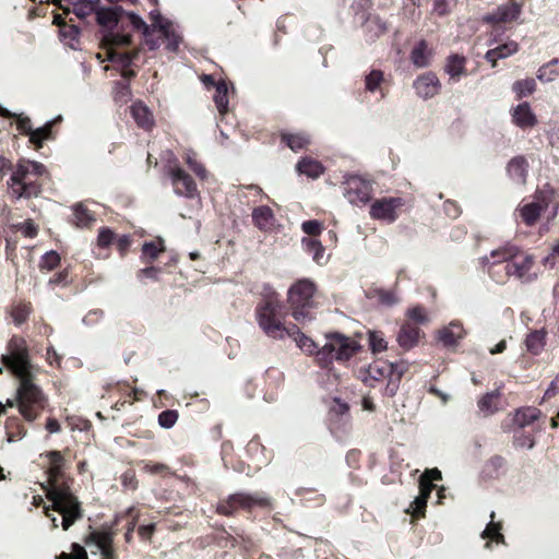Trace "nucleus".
I'll list each match as a JSON object with an SVG mask.
<instances>
[{
  "label": "nucleus",
  "instance_id": "obj_17",
  "mask_svg": "<svg viewBox=\"0 0 559 559\" xmlns=\"http://www.w3.org/2000/svg\"><path fill=\"white\" fill-rule=\"evenodd\" d=\"M403 205L401 198H383L372 203L370 215L374 219H381L389 223L397 218V209Z\"/></svg>",
  "mask_w": 559,
  "mask_h": 559
},
{
  "label": "nucleus",
  "instance_id": "obj_46",
  "mask_svg": "<svg viewBox=\"0 0 559 559\" xmlns=\"http://www.w3.org/2000/svg\"><path fill=\"white\" fill-rule=\"evenodd\" d=\"M559 76V59H552L542 66L537 71V79L543 83H550Z\"/></svg>",
  "mask_w": 559,
  "mask_h": 559
},
{
  "label": "nucleus",
  "instance_id": "obj_64",
  "mask_svg": "<svg viewBox=\"0 0 559 559\" xmlns=\"http://www.w3.org/2000/svg\"><path fill=\"white\" fill-rule=\"evenodd\" d=\"M17 230H20L24 237L35 238L38 234V227L32 219H26L23 223H20L15 226Z\"/></svg>",
  "mask_w": 559,
  "mask_h": 559
},
{
  "label": "nucleus",
  "instance_id": "obj_43",
  "mask_svg": "<svg viewBox=\"0 0 559 559\" xmlns=\"http://www.w3.org/2000/svg\"><path fill=\"white\" fill-rule=\"evenodd\" d=\"M301 246L305 252L310 254L316 263H322L325 249L319 240L311 237H304L301 240Z\"/></svg>",
  "mask_w": 559,
  "mask_h": 559
},
{
  "label": "nucleus",
  "instance_id": "obj_11",
  "mask_svg": "<svg viewBox=\"0 0 559 559\" xmlns=\"http://www.w3.org/2000/svg\"><path fill=\"white\" fill-rule=\"evenodd\" d=\"M132 43L131 34L109 32L102 37V47L107 50V60L117 63L122 68L131 67L132 57L126 52H119L115 47L129 46Z\"/></svg>",
  "mask_w": 559,
  "mask_h": 559
},
{
  "label": "nucleus",
  "instance_id": "obj_4",
  "mask_svg": "<svg viewBox=\"0 0 559 559\" xmlns=\"http://www.w3.org/2000/svg\"><path fill=\"white\" fill-rule=\"evenodd\" d=\"M46 497L51 504L45 507L44 512L47 518H50L53 528L58 527L57 518L51 515L50 511H56L62 516L61 526L63 531H68L76 521L84 518L82 503L69 485H53Z\"/></svg>",
  "mask_w": 559,
  "mask_h": 559
},
{
  "label": "nucleus",
  "instance_id": "obj_36",
  "mask_svg": "<svg viewBox=\"0 0 559 559\" xmlns=\"http://www.w3.org/2000/svg\"><path fill=\"white\" fill-rule=\"evenodd\" d=\"M352 192H355L360 202H368L372 193L371 181L364 177L352 175Z\"/></svg>",
  "mask_w": 559,
  "mask_h": 559
},
{
  "label": "nucleus",
  "instance_id": "obj_38",
  "mask_svg": "<svg viewBox=\"0 0 559 559\" xmlns=\"http://www.w3.org/2000/svg\"><path fill=\"white\" fill-rule=\"evenodd\" d=\"M117 235L109 227H100L97 235L96 247L98 250H106L104 254L96 253L98 258H108L109 248L115 245Z\"/></svg>",
  "mask_w": 559,
  "mask_h": 559
},
{
  "label": "nucleus",
  "instance_id": "obj_44",
  "mask_svg": "<svg viewBox=\"0 0 559 559\" xmlns=\"http://www.w3.org/2000/svg\"><path fill=\"white\" fill-rule=\"evenodd\" d=\"M540 415V411L535 407H524L515 412L513 421L519 428H524L534 423Z\"/></svg>",
  "mask_w": 559,
  "mask_h": 559
},
{
  "label": "nucleus",
  "instance_id": "obj_56",
  "mask_svg": "<svg viewBox=\"0 0 559 559\" xmlns=\"http://www.w3.org/2000/svg\"><path fill=\"white\" fill-rule=\"evenodd\" d=\"M383 82V73L380 70L370 71L365 78V87L368 92L374 93L380 91Z\"/></svg>",
  "mask_w": 559,
  "mask_h": 559
},
{
  "label": "nucleus",
  "instance_id": "obj_30",
  "mask_svg": "<svg viewBox=\"0 0 559 559\" xmlns=\"http://www.w3.org/2000/svg\"><path fill=\"white\" fill-rule=\"evenodd\" d=\"M324 169L321 162L309 156L301 157L296 165V170L300 175H305L311 179L319 178L324 173Z\"/></svg>",
  "mask_w": 559,
  "mask_h": 559
},
{
  "label": "nucleus",
  "instance_id": "obj_26",
  "mask_svg": "<svg viewBox=\"0 0 559 559\" xmlns=\"http://www.w3.org/2000/svg\"><path fill=\"white\" fill-rule=\"evenodd\" d=\"M131 115L139 128L150 131L153 129L155 121L152 111L143 102L138 100L130 107Z\"/></svg>",
  "mask_w": 559,
  "mask_h": 559
},
{
  "label": "nucleus",
  "instance_id": "obj_5",
  "mask_svg": "<svg viewBox=\"0 0 559 559\" xmlns=\"http://www.w3.org/2000/svg\"><path fill=\"white\" fill-rule=\"evenodd\" d=\"M255 509L270 512L274 509V500L263 491H237L219 499L215 511L217 514L228 518L242 512L248 519H251L254 518Z\"/></svg>",
  "mask_w": 559,
  "mask_h": 559
},
{
  "label": "nucleus",
  "instance_id": "obj_15",
  "mask_svg": "<svg viewBox=\"0 0 559 559\" xmlns=\"http://www.w3.org/2000/svg\"><path fill=\"white\" fill-rule=\"evenodd\" d=\"M522 12V4L515 0H510L499 5L493 12L486 14L483 20L492 27H500L508 23L516 21Z\"/></svg>",
  "mask_w": 559,
  "mask_h": 559
},
{
  "label": "nucleus",
  "instance_id": "obj_35",
  "mask_svg": "<svg viewBox=\"0 0 559 559\" xmlns=\"http://www.w3.org/2000/svg\"><path fill=\"white\" fill-rule=\"evenodd\" d=\"M365 295L369 299L377 298L378 302L385 307H392L400 302V298L394 289L369 288L365 292Z\"/></svg>",
  "mask_w": 559,
  "mask_h": 559
},
{
  "label": "nucleus",
  "instance_id": "obj_41",
  "mask_svg": "<svg viewBox=\"0 0 559 559\" xmlns=\"http://www.w3.org/2000/svg\"><path fill=\"white\" fill-rule=\"evenodd\" d=\"M55 121H49L45 123L43 127L33 129V132L29 136V142L34 145L35 150H39L44 145V141L53 139L52 128Z\"/></svg>",
  "mask_w": 559,
  "mask_h": 559
},
{
  "label": "nucleus",
  "instance_id": "obj_42",
  "mask_svg": "<svg viewBox=\"0 0 559 559\" xmlns=\"http://www.w3.org/2000/svg\"><path fill=\"white\" fill-rule=\"evenodd\" d=\"M100 4V0H75L72 2L73 12L79 19L83 20L95 13Z\"/></svg>",
  "mask_w": 559,
  "mask_h": 559
},
{
  "label": "nucleus",
  "instance_id": "obj_7",
  "mask_svg": "<svg viewBox=\"0 0 559 559\" xmlns=\"http://www.w3.org/2000/svg\"><path fill=\"white\" fill-rule=\"evenodd\" d=\"M20 381L16 390V402L20 414L27 421L38 418L47 405V397L43 390L34 383L32 372L16 376Z\"/></svg>",
  "mask_w": 559,
  "mask_h": 559
},
{
  "label": "nucleus",
  "instance_id": "obj_20",
  "mask_svg": "<svg viewBox=\"0 0 559 559\" xmlns=\"http://www.w3.org/2000/svg\"><path fill=\"white\" fill-rule=\"evenodd\" d=\"M413 85L416 91V94L424 99H428L436 96L441 88V83L439 79L432 72H426L419 75L414 81Z\"/></svg>",
  "mask_w": 559,
  "mask_h": 559
},
{
  "label": "nucleus",
  "instance_id": "obj_3",
  "mask_svg": "<svg viewBox=\"0 0 559 559\" xmlns=\"http://www.w3.org/2000/svg\"><path fill=\"white\" fill-rule=\"evenodd\" d=\"M285 306L275 293L263 297L255 307V318L260 329L274 340H283L286 334L297 333L296 324L286 325Z\"/></svg>",
  "mask_w": 559,
  "mask_h": 559
},
{
  "label": "nucleus",
  "instance_id": "obj_33",
  "mask_svg": "<svg viewBox=\"0 0 559 559\" xmlns=\"http://www.w3.org/2000/svg\"><path fill=\"white\" fill-rule=\"evenodd\" d=\"M528 164L523 156L512 158L507 167L510 178L518 183H525Z\"/></svg>",
  "mask_w": 559,
  "mask_h": 559
},
{
  "label": "nucleus",
  "instance_id": "obj_47",
  "mask_svg": "<svg viewBox=\"0 0 559 559\" xmlns=\"http://www.w3.org/2000/svg\"><path fill=\"white\" fill-rule=\"evenodd\" d=\"M74 224L79 227H91L96 221L93 212L83 204H75L73 206Z\"/></svg>",
  "mask_w": 559,
  "mask_h": 559
},
{
  "label": "nucleus",
  "instance_id": "obj_59",
  "mask_svg": "<svg viewBox=\"0 0 559 559\" xmlns=\"http://www.w3.org/2000/svg\"><path fill=\"white\" fill-rule=\"evenodd\" d=\"M60 260L59 253L50 250L41 257L39 266L41 270L52 271L60 264Z\"/></svg>",
  "mask_w": 559,
  "mask_h": 559
},
{
  "label": "nucleus",
  "instance_id": "obj_8",
  "mask_svg": "<svg viewBox=\"0 0 559 559\" xmlns=\"http://www.w3.org/2000/svg\"><path fill=\"white\" fill-rule=\"evenodd\" d=\"M404 369L388 361H376L365 370H360L358 378L368 386H376L380 381L388 380L384 393L394 396L397 392Z\"/></svg>",
  "mask_w": 559,
  "mask_h": 559
},
{
  "label": "nucleus",
  "instance_id": "obj_50",
  "mask_svg": "<svg viewBox=\"0 0 559 559\" xmlns=\"http://www.w3.org/2000/svg\"><path fill=\"white\" fill-rule=\"evenodd\" d=\"M519 254V248L513 245H507L496 250H492L490 253V258L495 261L493 263L507 262L509 263L511 259H515Z\"/></svg>",
  "mask_w": 559,
  "mask_h": 559
},
{
  "label": "nucleus",
  "instance_id": "obj_23",
  "mask_svg": "<svg viewBox=\"0 0 559 559\" xmlns=\"http://www.w3.org/2000/svg\"><path fill=\"white\" fill-rule=\"evenodd\" d=\"M511 115L513 123L522 129L533 128L538 122L536 115L526 102L515 106Z\"/></svg>",
  "mask_w": 559,
  "mask_h": 559
},
{
  "label": "nucleus",
  "instance_id": "obj_58",
  "mask_svg": "<svg viewBox=\"0 0 559 559\" xmlns=\"http://www.w3.org/2000/svg\"><path fill=\"white\" fill-rule=\"evenodd\" d=\"M179 418V413L176 409H166L158 415V425L165 429H170L175 426Z\"/></svg>",
  "mask_w": 559,
  "mask_h": 559
},
{
  "label": "nucleus",
  "instance_id": "obj_48",
  "mask_svg": "<svg viewBox=\"0 0 559 559\" xmlns=\"http://www.w3.org/2000/svg\"><path fill=\"white\" fill-rule=\"evenodd\" d=\"M512 91L518 99L527 97L536 91V81L533 78L518 80L512 84Z\"/></svg>",
  "mask_w": 559,
  "mask_h": 559
},
{
  "label": "nucleus",
  "instance_id": "obj_57",
  "mask_svg": "<svg viewBox=\"0 0 559 559\" xmlns=\"http://www.w3.org/2000/svg\"><path fill=\"white\" fill-rule=\"evenodd\" d=\"M495 512L492 511L491 514H490V523L487 525V527L485 528V531L481 533V537L483 538H489V539H493L496 542H501L503 543V535L500 533V530H501V525L500 523H495L493 522V519H495Z\"/></svg>",
  "mask_w": 559,
  "mask_h": 559
},
{
  "label": "nucleus",
  "instance_id": "obj_32",
  "mask_svg": "<svg viewBox=\"0 0 559 559\" xmlns=\"http://www.w3.org/2000/svg\"><path fill=\"white\" fill-rule=\"evenodd\" d=\"M500 392L498 390L484 394L477 402L479 413L484 417L493 415L499 411Z\"/></svg>",
  "mask_w": 559,
  "mask_h": 559
},
{
  "label": "nucleus",
  "instance_id": "obj_21",
  "mask_svg": "<svg viewBox=\"0 0 559 559\" xmlns=\"http://www.w3.org/2000/svg\"><path fill=\"white\" fill-rule=\"evenodd\" d=\"M424 333L418 326L411 322H405L397 332L396 342L401 348L409 350L418 345Z\"/></svg>",
  "mask_w": 559,
  "mask_h": 559
},
{
  "label": "nucleus",
  "instance_id": "obj_31",
  "mask_svg": "<svg viewBox=\"0 0 559 559\" xmlns=\"http://www.w3.org/2000/svg\"><path fill=\"white\" fill-rule=\"evenodd\" d=\"M519 50V44L514 40H510L498 47L490 49L486 52L485 58L492 67H496L499 59L508 58Z\"/></svg>",
  "mask_w": 559,
  "mask_h": 559
},
{
  "label": "nucleus",
  "instance_id": "obj_62",
  "mask_svg": "<svg viewBox=\"0 0 559 559\" xmlns=\"http://www.w3.org/2000/svg\"><path fill=\"white\" fill-rule=\"evenodd\" d=\"M301 229L309 237L313 238L319 236L323 230V225L317 219L305 221L301 224Z\"/></svg>",
  "mask_w": 559,
  "mask_h": 559
},
{
  "label": "nucleus",
  "instance_id": "obj_28",
  "mask_svg": "<svg viewBox=\"0 0 559 559\" xmlns=\"http://www.w3.org/2000/svg\"><path fill=\"white\" fill-rule=\"evenodd\" d=\"M139 518H140V511L135 507H130L124 512L119 513L115 516L114 525H118L119 522L123 519L127 520L126 533H124L126 543H131Z\"/></svg>",
  "mask_w": 559,
  "mask_h": 559
},
{
  "label": "nucleus",
  "instance_id": "obj_37",
  "mask_svg": "<svg viewBox=\"0 0 559 559\" xmlns=\"http://www.w3.org/2000/svg\"><path fill=\"white\" fill-rule=\"evenodd\" d=\"M165 252L163 239L144 242L142 246L141 260L145 264H152L160 253Z\"/></svg>",
  "mask_w": 559,
  "mask_h": 559
},
{
  "label": "nucleus",
  "instance_id": "obj_39",
  "mask_svg": "<svg viewBox=\"0 0 559 559\" xmlns=\"http://www.w3.org/2000/svg\"><path fill=\"white\" fill-rule=\"evenodd\" d=\"M4 427L9 442H14L23 439L27 432L22 420L16 416L8 417Z\"/></svg>",
  "mask_w": 559,
  "mask_h": 559
},
{
  "label": "nucleus",
  "instance_id": "obj_14",
  "mask_svg": "<svg viewBox=\"0 0 559 559\" xmlns=\"http://www.w3.org/2000/svg\"><path fill=\"white\" fill-rule=\"evenodd\" d=\"M507 276H515L523 283H531L537 278V272L534 271V257L527 253L519 254L511 259L506 267Z\"/></svg>",
  "mask_w": 559,
  "mask_h": 559
},
{
  "label": "nucleus",
  "instance_id": "obj_54",
  "mask_svg": "<svg viewBox=\"0 0 559 559\" xmlns=\"http://www.w3.org/2000/svg\"><path fill=\"white\" fill-rule=\"evenodd\" d=\"M369 346L373 354L382 353L388 348V342L382 332L368 331Z\"/></svg>",
  "mask_w": 559,
  "mask_h": 559
},
{
  "label": "nucleus",
  "instance_id": "obj_13",
  "mask_svg": "<svg viewBox=\"0 0 559 559\" xmlns=\"http://www.w3.org/2000/svg\"><path fill=\"white\" fill-rule=\"evenodd\" d=\"M349 406L340 397H334L328 413V424L331 433L337 440H344L347 435Z\"/></svg>",
  "mask_w": 559,
  "mask_h": 559
},
{
  "label": "nucleus",
  "instance_id": "obj_19",
  "mask_svg": "<svg viewBox=\"0 0 559 559\" xmlns=\"http://www.w3.org/2000/svg\"><path fill=\"white\" fill-rule=\"evenodd\" d=\"M41 456L47 457L49 461L47 475L50 488H52L53 485H67L66 483H61L66 471V459L62 453L58 450H51L41 454Z\"/></svg>",
  "mask_w": 559,
  "mask_h": 559
},
{
  "label": "nucleus",
  "instance_id": "obj_24",
  "mask_svg": "<svg viewBox=\"0 0 559 559\" xmlns=\"http://www.w3.org/2000/svg\"><path fill=\"white\" fill-rule=\"evenodd\" d=\"M465 331L459 321H452L449 325L439 330L438 340L447 347H453L464 337Z\"/></svg>",
  "mask_w": 559,
  "mask_h": 559
},
{
  "label": "nucleus",
  "instance_id": "obj_10",
  "mask_svg": "<svg viewBox=\"0 0 559 559\" xmlns=\"http://www.w3.org/2000/svg\"><path fill=\"white\" fill-rule=\"evenodd\" d=\"M165 170L177 195L187 199H194L199 195L194 179L178 164L177 159L170 160Z\"/></svg>",
  "mask_w": 559,
  "mask_h": 559
},
{
  "label": "nucleus",
  "instance_id": "obj_16",
  "mask_svg": "<svg viewBox=\"0 0 559 559\" xmlns=\"http://www.w3.org/2000/svg\"><path fill=\"white\" fill-rule=\"evenodd\" d=\"M116 532L112 526L103 525L97 530H92L84 538L83 543L91 548L93 555H97L103 549L114 544Z\"/></svg>",
  "mask_w": 559,
  "mask_h": 559
},
{
  "label": "nucleus",
  "instance_id": "obj_12",
  "mask_svg": "<svg viewBox=\"0 0 559 559\" xmlns=\"http://www.w3.org/2000/svg\"><path fill=\"white\" fill-rule=\"evenodd\" d=\"M356 7L355 22L360 24L369 39L378 38L388 31L384 21L368 12L371 7L370 0H357Z\"/></svg>",
  "mask_w": 559,
  "mask_h": 559
},
{
  "label": "nucleus",
  "instance_id": "obj_52",
  "mask_svg": "<svg viewBox=\"0 0 559 559\" xmlns=\"http://www.w3.org/2000/svg\"><path fill=\"white\" fill-rule=\"evenodd\" d=\"M545 337L546 334L543 331H534L530 333L526 337L527 349L534 355L539 354L545 346Z\"/></svg>",
  "mask_w": 559,
  "mask_h": 559
},
{
  "label": "nucleus",
  "instance_id": "obj_25",
  "mask_svg": "<svg viewBox=\"0 0 559 559\" xmlns=\"http://www.w3.org/2000/svg\"><path fill=\"white\" fill-rule=\"evenodd\" d=\"M5 312L10 316L13 323L16 326H20L28 321L29 316L33 312V306L31 301L17 300L7 307Z\"/></svg>",
  "mask_w": 559,
  "mask_h": 559
},
{
  "label": "nucleus",
  "instance_id": "obj_63",
  "mask_svg": "<svg viewBox=\"0 0 559 559\" xmlns=\"http://www.w3.org/2000/svg\"><path fill=\"white\" fill-rule=\"evenodd\" d=\"M406 316L409 320L419 324H425L429 321L425 309L420 306L409 308L406 312Z\"/></svg>",
  "mask_w": 559,
  "mask_h": 559
},
{
  "label": "nucleus",
  "instance_id": "obj_45",
  "mask_svg": "<svg viewBox=\"0 0 559 559\" xmlns=\"http://www.w3.org/2000/svg\"><path fill=\"white\" fill-rule=\"evenodd\" d=\"M213 99L219 114L225 115L228 111V86L225 81L217 82Z\"/></svg>",
  "mask_w": 559,
  "mask_h": 559
},
{
  "label": "nucleus",
  "instance_id": "obj_18",
  "mask_svg": "<svg viewBox=\"0 0 559 559\" xmlns=\"http://www.w3.org/2000/svg\"><path fill=\"white\" fill-rule=\"evenodd\" d=\"M550 202V198L546 191L539 192L535 200L520 207V215L527 226L534 225Z\"/></svg>",
  "mask_w": 559,
  "mask_h": 559
},
{
  "label": "nucleus",
  "instance_id": "obj_61",
  "mask_svg": "<svg viewBox=\"0 0 559 559\" xmlns=\"http://www.w3.org/2000/svg\"><path fill=\"white\" fill-rule=\"evenodd\" d=\"M71 554L61 552L57 559H88L87 552L83 546L78 543L71 545Z\"/></svg>",
  "mask_w": 559,
  "mask_h": 559
},
{
  "label": "nucleus",
  "instance_id": "obj_60",
  "mask_svg": "<svg viewBox=\"0 0 559 559\" xmlns=\"http://www.w3.org/2000/svg\"><path fill=\"white\" fill-rule=\"evenodd\" d=\"M185 162L190 170L193 171L200 179L204 180L206 178V169L204 165L197 160L193 155L187 154Z\"/></svg>",
  "mask_w": 559,
  "mask_h": 559
},
{
  "label": "nucleus",
  "instance_id": "obj_53",
  "mask_svg": "<svg viewBox=\"0 0 559 559\" xmlns=\"http://www.w3.org/2000/svg\"><path fill=\"white\" fill-rule=\"evenodd\" d=\"M59 32L66 44L72 49H75L76 45L80 43V28L76 25L67 24Z\"/></svg>",
  "mask_w": 559,
  "mask_h": 559
},
{
  "label": "nucleus",
  "instance_id": "obj_27",
  "mask_svg": "<svg viewBox=\"0 0 559 559\" xmlns=\"http://www.w3.org/2000/svg\"><path fill=\"white\" fill-rule=\"evenodd\" d=\"M252 222L262 231L271 230L275 222L273 210L267 205L254 207L252 211Z\"/></svg>",
  "mask_w": 559,
  "mask_h": 559
},
{
  "label": "nucleus",
  "instance_id": "obj_1",
  "mask_svg": "<svg viewBox=\"0 0 559 559\" xmlns=\"http://www.w3.org/2000/svg\"><path fill=\"white\" fill-rule=\"evenodd\" d=\"M286 336L294 338L304 352L314 354L321 368H330L333 361L346 364L349 360V338L340 333L326 334L325 343L321 347L299 329L297 333H289Z\"/></svg>",
  "mask_w": 559,
  "mask_h": 559
},
{
  "label": "nucleus",
  "instance_id": "obj_9",
  "mask_svg": "<svg viewBox=\"0 0 559 559\" xmlns=\"http://www.w3.org/2000/svg\"><path fill=\"white\" fill-rule=\"evenodd\" d=\"M8 353L1 356V362L16 377L29 373L28 349L23 337L13 335L8 342Z\"/></svg>",
  "mask_w": 559,
  "mask_h": 559
},
{
  "label": "nucleus",
  "instance_id": "obj_29",
  "mask_svg": "<svg viewBox=\"0 0 559 559\" xmlns=\"http://www.w3.org/2000/svg\"><path fill=\"white\" fill-rule=\"evenodd\" d=\"M432 49L428 47L426 40H420L411 51L409 58L416 68H426L432 59Z\"/></svg>",
  "mask_w": 559,
  "mask_h": 559
},
{
  "label": "nucleus",
  "instance_id": "obj_22",
  "mask_svg": "<svg viewBox=\"0 0 559 559\" xmlns=\"http://www.w3.org/2000/svg\"><path fill=\"white\" fill-rule=\"evenodd\" d=\"M124 10L121 7L99 8L96 11L97 23L107 29L105 34L114 32V28L122 20Z\"/></svg>",
  "mask_w": 559,
  "mask_h": 559
},
{
  "label": "nucleus",
  "instance_id": "obj_6",
  "mask_svg": "<svg viewBox=\"0 0 559 559\" xmlns=\"http://www.w3.org/2000/svg\"><path fill=\"white\" fill-rule=\"evenodd\" d=\"M317 285L309 278L296 281L287 293V302L292 316L299 323L311 321L314 318V310L318 306L316 300Z\"/></svg>",
  "mask_w": 559,
  "mask_h": 559
},
{
  "label": "nucleus",
  "instance_id": "obj_55",
  "mask_svg": "<svg viewBox=\"0 0 559 559\" xmlns=\"http://www.w3.org/2000/svg\"><path fill=\"white\" fill-rule=\"evenodd\" d=\"M123 16L128 20V24L136 32H140L142 35H147L153 32L150 25H147L142 17L133 12H126Z\"/></svg>",
  "mask_w": 559,
  "mask_h": 559
},
{
  "label": "nucleus",
  "instance_id": "obj_40",
  "mask_svg": "<svg viewBox=\"0 0 559 559\" xmlns=\"http://www.w3.org/2000/svg\"><path fill=\"white\" fill-rule=\"evenodd\" d=\"M158 32L162 35V39L166 40V49L171 52H177L179 44L181 41L180 36L173 28L171 23H165L164 25L158 24Z\"/></svg>",
  "mask_w": 559,
  "mask_h": 559
},
{
  "label": "nucleus",
  "instance_id": "obj_2",
  "mask_svg": "<svg viewBox=\"0 0 559 559\" xmlns=\"http://www.w3.org/2000/svg\"><path fill=\"white\" fill-rule=\"evenodd\" d=\"M46 174L47 169L41 163L19 159L7 181L11 198L16 200L37 198L41 193L43 177Z\"/></svg>",
  "mask_w": 559,
  "mask_h": 559
},
{
  "label": "nucleus",
  "instance_id": "obj_51",
  "mask_svg": "<svg viewBox=\"0 0 559 559\" xmlns=\"http://www.w3.org/2000/svg\"><path fill=\"white\" fill-rule=\"evenodd\" d=\"M132 96L131 87L129 83L117 81L114 85L112 98L115 103L119 105L127 104Z\"/></svg>",
  "mask_w": 559,
  "mask_h": 559
},
{
  "label": "nucleus",
  "instance_id": "obj_49",
  "mask_svg": "<svg viewBox=\"0 0 559 559\" xmlns=\"http://www.w3.org/2000/svg\"><path fill=\"white\" fill-rule=\"evenodd\" d=\"M465 70V58L457 55L450 56L445 66V71L453 80H459Z\"/></svg>",
  "mask_w": 559,
  "mask_h": 559
},
{
  "label": "nucleus",
  "instance_id": "obj_34",
  "mask_svg": "<svg viewBox=\"0 0 559 559\" xmlns=\"http://www.w3.org/2000/svg\"><path fill=\"white\" fill-rule=\"evenodd\" d=\"M281 142L288 146L294 152H299L301 150H305L310 144V138L305 132H297V133H289V132H282L281 135Z\"/></svg>",
  "mask_w": 559,
  "mask_h": 559
}]
</instances>
